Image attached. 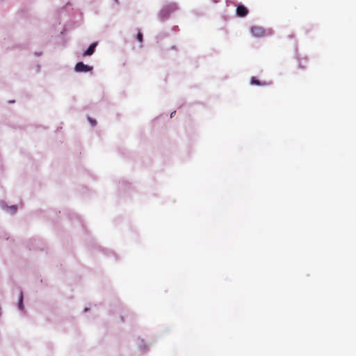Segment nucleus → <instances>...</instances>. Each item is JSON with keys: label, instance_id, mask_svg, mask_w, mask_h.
<instances>
[{"label": "nucleus", "instance_id": "obj_8", "mask_svg": "<svg viewBox=\"0 0 356 356\" xmlns=\"http://www.w3.org/2000/svg\"><path fill=\"white\" fill-rule=\"evenodd\" d=\"M250 83L252 84V85H257V86L264 85V83H261L260 82V81L257 79L255 77H252L251 81H250Z\"/></svg>", "mask_w": 356, "mask_h": 356}, {"label": "nucleus", "instance_id": "obj_12", "mask_svg": "<svg viewBox=\"0 0 356 356\" xmlns=\"http://www.w3.org/2000/svg\"><path fill=\"white\" fill-rule=\"evenodd\" d=\"M298 65L300 68H304V66L302 65L301 61H299Z\"/></svg>", "mask_w": 356, "mask_h": 356}, {"label": "nucleus", "instance_id": "obj_7", "mask_svg": "<svg viewBox=\"0 0 356 356\" xmlns=\"http://www.w3.org/2000/svg\"><path fill=\"white\" fill-rule=\"evenodd\" d=\"M6 209L9 213L14 214L17 211V207L15 205H12L10 207H7Z\"/></svg>", "mask_w": 356, "mask_h": 356}, {"label": "nucleus", "instance_id": "obj_2", "mask_svg": "<svg viewBox=\"0 0 356 356\" xmlns=\"http://www.w3.org/2000/svg\"><path fill=\"white\" fill-rule=\"evenodd\" d=\"M92 70V66L87 65L83 62H79L76 64L74 70L76 72H88Z\"/></svg>", "mask_w": 356, "mask_h": 356}, {"label": "nucleus", "instance_id": "obj_15", "mask_svg": "<svg viewBox=\"0 0 356 356\" xmlns=\"http://www.w3.org/2000/svg\"><path fill=\"white\" fill-rule=\"evenodd\" d=\"M15 102V100H10L9 101V103H14Z\"/></svg>", "mask_w": 356, "mask_h": 356}, {"label": "nucleus", "instance_id": "obj_3", "mask_svg": "<svg viewBox=\"0 0 356 356\" xmlns=\"http://www.w3.org/2000/svg\"><path fill=\"white\" fill-rule=\"evenodd\" d=\"M251 33L254 37H262L265 35V30L261 26H254L251 28Z\"/></svg>", "mask_w": 356, "mask_h": 356}, {"label": "nucleus", "instance_id": "obj_11", "mask_svg": "<svg viewBox=\"0 0 356 356\" xmlns=\"http://www.w3.org/2000/svg\"><path fill=\"white\" fill-rule=\"evenodd\" d=\"M34 54H35V56H41V55H42V52H40V51H35V52L34 53Z\"/></svg>", "mask_w": 356, "mask_h": 356}, {"label": "nucleus", "instance_id": "obj_16", "mask_svg": "<svg viewBox=\"0 0 356 356\" xmlns=\"http://www.w3.org/2000/svg\"><path fill=\"white\" fill-rule=\"evenodd\" d=\"M88 310V308H85L84 311L87 312Z\"/></svg>", "mask_w": 356, "mask_h": 356}, {"label": "nucleus", "instance_id": "obj_5", "mask_svg": "<svg viewBox=\"0 0 356 356\" xmlns=\"http://www.w3.org/2000/svg\"><path fill=\"white\" fill-rule=\"evenodd\" d=\"M97 45V42H93L92 43L88 48L83 52V56H91L94 54L96 47Z\"/></svg>", "mask_w": 356, "mask_h": 356}, {"label": "nucleus", "instance_id": "obj_13", "mask_svg": "<svg viewBox=\"0 0 356 356\" xmlns=\"http://www.w3.org/2000/svg\"><path fill=\"white\" fill-rule=\"evenodd\" d=\"M175 111H173L172 113H171L170 118H172L173 115H175Z\"/></svg>", "mask_w": 356, "mask_h": 356}, {"label": "nucleus", "instance_id": "obj_4", "mask_svg": "<svg viewBox=\"0 0 356 356\" xmlns=\"http://www.w3.org/2000/svg\"><path fill=\"white\" fill-rule=\"evenodd\" d=\"M248 10L246 7L242 5L238 6L236 8V15L238 17H243L248 15Z\"/></svg>", "mask_w": 356, "mask_h": 356}, {"label": "nucleus", "instance_id": "obj_14", "mask_svg": "<svg viewBox=\"0 0 356 356\" xmlns=\"http://www.w3.org/2000/svg\"><path fill=\"white\" fill-rule=\"evenodd\" d=\"M37 69H38V72H39V71H40V65H38Z\"/></svg>", "mask_w": 356, "mask_h": 356}, {"label": "nucleus", "instance_id": "obj_10", "mask_svg": "<svg viewBox=\"0 0 356 356\" xmlns=\"http://www.w3.org/2000/svg\"><path fill=\"white\" fill-rule=\"evenodd\" d=\"M88 120H89V122H90V124H91V125L92 127H94L96 124V120H93V119H92L90 118H88Z\"/></svg>", "mask_w": 356, "mask_h": 356}, {"label": "nucleus", "instance_id": "obj_9", "mask_svg": "<svg viewBox=\"0 0 356 356\" xmlns=\"http://www.w3.org/2000/svg\"><path fill=\"white\" fill-rule=\"evenodd\" d=\"M136 39L138 42H140V43L143 42V35L141 32H138L137 35H136Z\"/></svg>", "mask_w": 356, "mask_h": 356}, {"label": "nucleus", "instance_id": "obj_6", "mask_svg": "<svg viewBox=\"0 0 356 356\" xmlns=\"http://www.w3.org/2000/svg\"><path fill=\"white\" fill-rule=\"evenodd\" d=\"M18 308H19V310H22L24 309L22 292L20 293V296H19V302H18Z\"/></svg>", "mask_w": 356, "mask_h": 356}, {"label": "nucleus", "instance_id": "obj_1", "mask_svg": "<svg viewBox=\"0 0 356 356\" xmlns=\"http://www.w3.org/2000/svg\"><path fill=\"white\" fill-rule=\"evenodd\" d=\"M179 8L177 4L175 2H170L165 4L159 13V18L164 21L168 19L170 14L173 13Z\"/></svg>", "mask_w": 356, "mask_h": 356}]
</instances>
